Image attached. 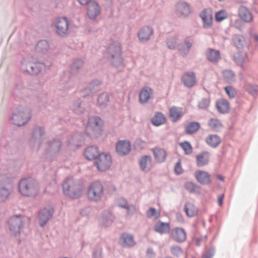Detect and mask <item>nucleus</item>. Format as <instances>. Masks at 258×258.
I'll return each mask as SVG.
<instances>
[{
  "label": "nucleus",
  "instance_id": "5701e85b",
  "mask_svg": "<svg viewBox=\"0 0 258 258\" xmlns=\"http://www.w3.org/2000/svg\"><path fill=\"white\" fill-rule=\"evenodd\" d=\"M181 81L183 85L187 88L192 87L196 83L195 74L192 72H187L181 77Z\"/></svg>",
  "mask_w": 258,
  "mask_h": 258
},
{
  "label": "nucleus",
  "instance_id": "9b49d317",
  "mask_svg": "<svg viewBox=\"0 0 258 258\" xmlns=\"http://www.w3.org/2000/svg\"><path fill=\"white\" fill-rule=\"evenodd\" d=\"M45 68L44 63L37 62H28L26 64L23 63L22 69L32 75H37Z\"/></svg>",
  "mask_w": 258,
  "mask_h": 258
},
{
  "label": "nucleus",
  "instance_id": "2f4dec72",
  "mask_svg": "<svg viewBox=\"0 0 258 258\" xmlns=\"http://www.w3.org/2000/svg\"><path fill=\"white\" fill-rule=\"evenodd\" d=\"M218 111L221 114L227 113L230 110L229 103L225 99L218 100L216 103Z\"/></svg>",
  "mask_w": 258,
  "mask_h": 258
},
{
  "label": "nucleus",
  "instance_id": "4d7b16f0",
  "mask_svg": "<svg viewBox=\"0 0 258 258\" xmlns=\"http://www.w3.org/2000/svg\"><path fill=\"white\" fill-rule=\"evenodd\" d=\"M210 100L209 98H203L198 103V107L202 109H206L210 104Z\"/></svg>",
  "mask_w": 258,
  "mask_h": 258
},
{
  "label": "nucleus",
  "instance_id": "20e7f679",
  "mask_svg": "<svg viewBox=\"0 0 258 258\" xmlns=\"http://www.w3.org/2000/svg\"><path fill=\"white\" fill-rule=\"evenodd\" d=\"M121 48L120 44L114 41L110 44L106 48L107 57L115 66L122 63V59L121 56Z\"/></svg>",
  "mask_w": 258,
  "mask_h": 258
},
{
  "label": "nucleus",
  "instance_id": "8fccbe9b",
  "mask_svg": "<svg viewBox=\"0 0 258 258\" xmlns=\"http://www.w3.org/2000/svg\"><path fill=\"white\" fill-rule=\"evenodd\" d=\"M224 80L228 83L233 82L235 80V75L230 70H226L223 72Z\"/></svg>",
  "mask_w": 258,
  "mask_h": 258
},
{
  "label": "nucleus",
  "instance_id": "a878e982",
  "mask_svg": "<svg viewBox=\"0 0 258 258\" xmlns=\"http://www.w3.org/2000/svg\"><path fill=\"white\" fill-rule=\"evenodd\" d=\"M152 158L150 156L145 155L140 158L139 161V164L141 169L147 172L151 169Z\"/></svg>",
  "mask_w": 258,
  "mask_h": 258
},
{
  "label": "nucleus",
  "instance_id": "a19ab883",
  "mask_svg": "<svg viewBox=\"0 0 258 258\" xmlns=\"http://www.w3.org/2000/svg\"><path fill=\"white\" fill-rule=\"evenodd\" d=\"M184 210L187 216L192 217L195 216L198 212L197 208L191 203L187 202L184 206Z\"/></svg>",
  "mask_w": 258,
  "mask_h": 258
},
{
  "label": "nucleus",
  "instance_id": "79ce46f5",
  "mask_svg": "<svg viewBox=\"0 0 258 258\" xmlns=\"http://www.w3.org/2000/svg\"><path fill=\"white\" fill-rule=\"evenodd\" d=\"M208 124L209 127L214 132H219L223 127L221 121L216 118H210Z\"/></svg>",
  "mask_w": 258,
  "mask_h": 258
},
{
  "label": "nucleus",
  "instance_id": "680f3d73",
  "mask_svg": "<svg viewBox=\"0 0 258 258\" xmlns=\"http://www.w3.org/2000/svg\"><path fill=\"white\" fill-rule=\"evenodd\" d=\"M225 91L230 98H233L236 95L235 89L231 86L225 87Z\"/></svg>",
  "mask_w": 258,
  "mask_h": 258
},
{
  "label": "nucleus",
  "instance_id": "4c0bfd02",
  "mask_svg": "<svg viewBox=\"0 0 258 258\" xmlns=\"http://www.w3.org/2000/svg\"><path fill=\"white\" fill-rule=\"evenodd\" d=\"M49 49V45L47 40H41L39 41L35 46V50L38 53H45Z\"/></svg>",
  "mask_w": 258,
  "mask_h": 258
},
{
  "label": "nucleus",
  "instance_id": "e433bc0d",
  "mask_svg": "<svg viewBox=\"0 0 258 258\" xmlns=\"http://www.w3.org/2000/svg\"><path fill=\"white\" fill-rule=\"evenodd\" d=\"M169 114L171 120L173 122L176 121L182 116V108L173 106L170 109Z\"/></svg>",
  "mask_w": 258,
  "mask_h": 258
},
{
  "label": "nucleus",
  "instance_id": "3c124183",
  "mask_svg": "<svg viewBox=\"0 0 258 258\" xmlns=\"http://www.w3.org/2000/svg\"><path fill=\"white\" fill-rule=\"evenodd\" d=\"M109 101V96L107 93H102L98 97V104L101 107H105Z\"/></svg>",
  "mask_w": 258,
  "mask_h": 258
},
{
  "label": "nucleus",
  "instance_id": "49530a36",
  "mask_svg": "<svg viewBox=\"0 0 258 258\" xmlns=\"http://www.w3.org/2000/svg\"><path fill=\"white\" fill-rule=\"evenodd\" d=\"M165 118L164 114L160 112H157L151 119L152 123L156 126H158L165 122Z\"/></svg>",
  "mask_w": 258,
  "mask_h": 258
},
{
  "label": "nucleus",
  "instance_id": "774afa93",
  "mask_svg": "<svg viewBox=\"0 0 258 258\" xmlns=\"http://www.w3.org/2000/svg\"><path fill=\"white\" fill-rule=\"evenodd\" d=\"M146 253L147 256L150 257H153L155 256V252L152 247H148L146 250Z\"/></svg>",
  "mask_w": 258,
  "mask_h": 258
},
{
  "label": "nucleus",
  "instance_id": "c9c22d12",
  "mask_svg": "<svg viewBox=\"0 0 258 258\" xmlns=\"http://www.w3.org/2000/svg\"><path fill=\"white\" fill-rule=\"evenodd\" d=\"M118 205L119 207L127 210V215H130V213L132 215L136 211L135 206L133 205H128L127 201L123 198L118 199Z\"/></svg>",
  "mask_w": 258,
  "mask_h": 258
},
{
  "label": "nucleus",
  "instance_id": "ddd939ff",
  "mask_svg": "<svg viewBox=\"0 0 258 258\" xmlns=\"http://www.w3.org/2000/svg\"><path fill=\"white\" fill-rule=\"evenodd\" d=\"M191 13L190 5L185 1H180L175 6V13L180 18H186Z\"/></svg>",
  "mask_w": 258,
  "mask_h": 258
},
{
  "label": "nucleus",
  "instance_id": "ea45409f",
  "mask_svg": "<svg viewBox=\"0 0 258 258\" xmlns=\"http://www.w3.org/2000/svg\"><path fill=\"white\" fill-rule=\"evenodd\" d=\"M240 17L246 22H250L252 20V17L249 10L245 7L241 6L239 9Z\"/></svg>",
  "mask_w": 258,
  "mask_h": 258
},
{
  "label": "nucleus",
  "instance_id": "6e6d98bb",
  "mask_svg": "<svg viewBox=\"0 0 258 258\" xmlns=\"http://www.w3.org/2000/svg\"><path fill=\"white\" fill-rule=\"evenodd\" d=\"M246 90L249 94L253 97H255L258 91V86L249 84L246 87Z\"/></svg>",
  "mask_w": 258,
  "mask_h": 258
},
{
  "label": "nucleus",
  "instance_id": "bb28decb",
  "mask_svg": "<svg viewBox=\"0 0 258 258\" xmlns=\"http://www.w3.org/2000/svg\"><path fill=\"white\" fill-rule=\"evenodd\" d=\"M100 154L98 147L95 146L88 147L84 152V156L88 160H96Z\"/></svg>",
  "mask_w": 258,
  "mask_h": 258
},
{
  "label": "nucleus",
  "instance_id": "f8f14e48",
  "mask_svg": "<svg viewBox=\"0 0 258 258\" xmlns=\"http://www.w3.org/2000/svg\"><path fill=\"white\" fill-rule=\"evenodd\" d=\"M54 213L52 207L48 206L41 209L38 213L39 225L41 227L45 226L48 221L52 218Z\"/></svg>",
  "mask_w": 258,
  "mask_h": 258
},
{
  "label": "nucleus",
  "instance_id": "f3484780",
  "mask_svg": "<svg viewBox=\"0 0 258 258\" xmlns=\"http://www.w3.org/2000/svg\"><path fill=\"white\" fill-rule=\"evenodd\" d=\"M131 150V144L127 140L119 141L116 144V152L120 156L128 154Z\"/></svg>",
  "mask_w": 258,
  "mask_h": 258
},
{
  "label": "nucleus",
  "instance_id": "7c9ffc66",
  "mask_svg": "<svg viewBox=\"0 0 258 258\" xmlns=\"http://www.w3.org/2000/svg\"><path fill=\"white\" fill-rule=\"evenodd\" d=\"M206 55L207 59L213 63H217L221 58L220 51L213 48H208Z\"/></svg>",
  "mask_w": 258,
  "mask_h": 258
},
{
  "label": "nucleus",
  "instance_id": "1a4fd4ad",
  "mask_svg": "<svg viewBox=\"0 0 258 258\" xmlns=\"http://www.w3.org/2000/svg\"><path fill=\"white\" fill-rule=\"evenodd\" d=\"M8 224L11 234L15 236H18L23 226L22 217L20 215L12 217L9 219Z\"/></svg>",
  "mask_w": 258,
  "mask_h": 258
},
{
  "label": "nucleus",
  "instance_id": "cd10ccee",
  "mask_svg": "<svg viewBox=\"0 0 258 258\" xmlns=\"http://www.w3.org/2000/svg\"><path fill=\"white\" fill-rule=\"evenodd\" d=\"M195 176L198 182L202 184L208 185L211 182L210 175L206 171L198 170L195 173Z\"/></svg>",
  "mask_w": 258,
  "mask_h": 258
},
{
  "label": "nucleus",
  "instance_id": "7ed1b4c3",
  "mask_svg": "<svg viewBox=\"0 0 258 258\" xmlns=\"http://www.w3.org/2000/svg\"><path fill=\"white\" fill-rule=\"evenodd\" d=\"M102 128V120L99 117H90L85 127L86 135L91 138H97L101 135Z\"/></svg>",
  "mask_w": 258,
  "mask_h": 258
},
{
  "label": "nucleus",
  "instance_id": "052dcab7",
  "mask_svg": "<svg viewBox=\"0 0 258 258\" xmlns=\"http://www.w3.org/2000/svg\"><path fill=\"white\" fill-rule=\"evenodd\" d=\"M171 253L176 256H179L182 252L181 248L177 245H173L170 247Z\"/></svg>",
  "mask_w": 258,
  "mask_h": 258
},
{
  "label": "nucleus",
  "instance_id": "a18cd8bd",
  "mask_svg": "<svg viewBox=\"0 0 258 258\" xmlns=\"http://www.w3.org/2000/svg\"><path fill=\"white\" fill-rule=\"evenodd\" d=\"M154 230L160 234L167 233L170 230L169 225L167 223L159 222L155 225Z\"/></svg>",
  "mask_w": 258,
  "mask_h": 258
},
{
  "label": "nucleus",
  "instance_id": "13d9d810",
  "mask_svg": "<svg viewBox=\"0 0 258 258\" xmlns=\"http://www.w3.org/2000/svg\"><path fill=\"white\" fill-rule=\"evenodd\" d=\"M215 253V248L214 246H211L202 254L201 258H212Z\"/></svg>",
  "mask_w": 258,
  "mask_h": 258
},
{
  "label": "nucleus",
  "instance_id": "72a5a7b5",
  "mask_svg": "<svg viewBox=\"0 0 258 258\" xmlns=\"http://www.w3.org/2000/svg\"><path fill=\"white\" fill-rule=\"evenodd\" d=\"M29 90L24 87L22 83H18L16 85L13 91L14 95L20 98L28 96V93Z\"/></svg>",
  "mask_w": 258,
  "mask_h": 258
},
{
  "label": "nucleus",
  "instance_id": "6e6552de",
  "mask_svg": "<svg viewBox=\"0 0 258 258\" xmlns=\"http://www.w3.org/2000/svg\"><path fill=\"white\" fill-rule=\"evenodd\" d=\"M87 195L90 200L98 201L103 195V186L99 181L92 182L88 187Z\"/></svg>",
  "mask_w": 258,
  "mask_h": 258
},
{
  "label": "nucleus",
  "instance_id": "338daca9",
  "mask_svg": "<svg viewBox=\"0 0 258 258\" xmlns=\"http://www.w3.org/2000/svg\"><path fill=\"white\" fill-rule=\"evenodd\" d=\"M243 23L241 20H236L234 22L235 27L240 30L243 28Z\"/></svg>",
  "mask_w": 258,
  "mask_h": 258
},
{
  "label": "nucleus",
  "instance_id": "393cba45",
  "mask_svg": "<svg viewBox=\"0 0 258 258\" xmlns=\"http://www.w3.org/2000/svg\"><path fill=\"white\" fill-rule=\"evenodd\" d=\"M120 242L124 247H131L136 244L133 235L126 233H122L120 237Z\"/></svg>",
  "mask_w": 258,
  "mask_h": 258
},
{
  "label": "nucleus",
  "instance_id": "9d476101",
  "mask_svg": "<svg viewBox=\"0 0 258 258\" xmlns=\"http://www.w3.org/2000/svg\"><path fill=\"white\" fill-rule=\"evenodd\" d=\"M111 164V158L109 154L102 153L94 162L98 170L104 171L108 169Z\"/></svg>",
  "mask_w": 258,
  "mask_h": 258
},
{
  "label": "nucleus",
  "instance_id": "864d4df0",
  "mask_svg": "<svg viewBox=\"0 0 258 258\" xmlns=\"http://www.w3.org/2000/svg\"><path fill=\"white\" fill-rule=\"evenodd\" d=\"M166 44L168 48L170 49H177L178 45L177 38L175 37L168 38L166 40Z\"/></svg>",
  "mask_w": 258,
  "mask_h": 258
},
{
  "label": "nucleus",
  "instance_id": "603ef678",
  "mask_svg": "<svg viewBox=\"0 0 258 258\" xmlns=\"http://www.w3.org/2000/svg\"><path fill=\"white\" fill-rule=\"evenodd\" d=\"M83 65V61L81 59H75L71 66L70 73L75 74Z\"/></svg>",
  "mask_w": 258,
  "mask_h": 258
},
{
  "label": "nucleus",
  "instance_id": "de8ad7c7",
  "mask_svg": "<svg viewBox=\"0 0 258 258\" xmlns=\"http://www.w3.org/2000/svg\"><path fill=\"white\" fill-rule=\"evenodd\" d=\"M200 127L198 122L191 121L185 127V133L187 135H191L196 132Z\"/></svg>",
  "mask_w": 258,
  "mask_h": 258
},
{
  "label": "nucleus",
  "instance_id": "b1692460",
  "mask_svg": "<svg viewBox=\"0 0 258 258\" xmlns=\"http://www.w3.org/2000/svg\"><path fill=\"white\" fill-rule=\"evenodd\" d=\"M154 30L152 27L148 26L143 27L138 34L140 41L145 42L149 40Z\"/></svg>",
  "mask_w": 258,
  "mask_h": 258
},
{
  "label": "nucleus",
  "instance_id": "e2e57ef3",
  "mask_svg": "<svg viewBox=\"0 0 258 258\" xmlns=\"http://www.w3.org/2000/svg\"><path fill=\"white\" fill-rule=\"evenodd\" d=\"M102 257V249L97 248L94 249L92 252V258H101Z\"/></svg>",
  "mask_w": 258,
  "mask_h": 258
},
{
  "label": "nucleus",
  "instance_id": "423d86ee",
  "mask_svg": "<svg viewBox=\"0 0 258 258\" xmlns=\"http://www.w3.org/2000/svg\"><path fill=\"white\" fill-rule=\"evenodd\" d=\"M61 143L60 141L52 139L47 142L45 145H40L38 150H43L44 153L50 156H55L58 155L60 151Z\"/></svg>",
  "mask_w": 258,
  "mask_h": 258
},
{
  "label": "nucleus",
  "instance_id": "6ab92c4d",
  "mask_svg": "<svg viewBox=\"0 0 258 258\" xmlns=\"http://www.w3.org/2000/svg\"><path fill=\"white\" fill-rule=\"evenodd\" d=\"M87 5V16L90 19L94 20L100 14L101 8L98 4L95 1L90 2Z\"/></svg>",
  "mask_w": 258,
  "mask_h": 258
},
{
  "label": "nucleus",
  "instance_id": "f03ea898",
  "mask_svg": "<svg viewBox=\"0 0 258 258\" xmlns=\"http://www.w3.org/2000/svg\"><path fill=\"white\" fill-rule=\"evenodd\" d=\"M18 188L22 196L32 197L38 194L39 187L36 180L31 178H23L19 181Z\"/></svg>",
  "mask_w": 258,
  "mask_h": 258
},
{
  "label": "nucleus",
  "instance_id": "412c9836",
  "mask_svg": "<svg viewBox=\"0 0 258 258\" xmlns=\"http://www.w3.org/2000/svg\"><path fill=\"white\" fill-rule=\"evenodd\" d=\"M84 140L85 138L83 133L76 132L69 140V145L70 147L77 148L81 147L84 144Z\"/></svg>",
  "mask_w": 258,
  "mask_h": 258
},
{
  "label": "nucleus",
  "instance_id": "f257e3e1",
  "mask_svg": "<svg viewBox=\"0 0 258 258\" xmlns=\"http://www.w3.org/2000/svg\"><path fill=\"white\" fill-rule=\"evenodd\" d=\"M62 186L64 195L73 199L80 197L84 189V185L82 181L73 178L66 179Z\"/></svg>",
  "mask_w": 258,
  "mask_h": 258
},
{
  "label": "nucleus",
  "instance_id": "bf43d9fd",
  "mask_svg": "<svg viewBox=\"0 0 258 258\" xmlns=\"http://www.w3.org/2000/svg\"><path fill=\"white\" fill-rule=\"evenodd\" d=\"M227 15L225 10H220L215 14V19L217 22H221L227 18Z\"/></svg>",
  "mask_w": 258,
  "mask_h": 258
},
{
  "label": "nucleus",
  "instance_id": "c85d7f7f",
  "mask_svg": "<svg viewBox=\"0 0 258 258\" xmlns=\"http://www.w3.org/2000/svg\"><path fill=\"white\" fill-rule=\"evenodd\" d=\"M172 237L176 242L182 243L186 239V233L183 228L176 227L172 232Z\"/></svg>",
  "mask_w": 258,
  "mask_h": 258
},
{
  "label": "nucleus",
  "instance_id": "0eeeda50",
  "mask_svg": "<svg viewBox=\"0 0 258 258\" xmlns=\"http://www.w3.org/2000/svg\"><path fill=\"white\" fill-rule=\"evenodd\" d=\"M54 27L56 33L61 37H67L71 33L69 21L66 17L57 18L55 21Z\"/></svg>",
  "mask_w": 258,
  "mask_h": 258
},
{
  "label": "nucleus",
  "instance_id": "2eb2a0df",
  "mask_svg": "<svg viewBox=\"0 0 258 258\" xmlns=\"http://www.w3.org/2000/svg\"><path fill=\"white\" fill-rule=\"evenodd\" d=\"M101 82L97 79L92 80L83 90L84 97L86 96H93L101 89Z\"/></svg>",
  "mask_w": 258,
  "mask_h": 258
},
{
  "label": "nucleus",
  "instance_id": "aec40b11",
  "mask_svg": "<svg viewBox=\"0 0 258 258\" xmlns=\"http://www.w3.org/2000/svg\"><path fill=\"white\" fill-rule=\"evenodd\" d=\"M114 220V216L109 210H104L102 212L98 220L99 224L104 227H108L111 225Z\"/></svg>",
  "mask_w": 258,
  "mask_h": 258
},
{
  "label": "nucleus",
  "instance_id": "0e129e2a",
  "mask_svg": "<svg viewBox=\"0 0 258 258\" xmlns=\"http://www.w3.org/2000/svg\"><path fill=\"white\" fill-rule=\"evenodd\" d=\"M174 171L175 173L177 175H179L182 173L183 169H182L180 161H179L176 163L174 166Z\"/></svg>",
  "mask_w": 258,
  "mask_h": 258
},
{
  "label": "nucleus",
  "instance_id": "dca6fc26",
  "mask_svg": "<svg viewBox=\"0 0 258 258\" xmlns=\"http://www.w3.org/2000/svg\"><path fill=\"white\" fill-rule=\"evenodd\" d=\"M153 90L149 86L144 87L139 94V102L142 104L147 103L149 100L153 99Z\"/></svg>",
  "mask_w": 258,
  "mask_h": 258
},
{
  "label": "nucleus",
  "instance_id": "5fc2aeb1",
  "mask_svg": "<svg viewBox=\"0 0 258 258\" xmlns=\"http://www.w3.org/2000/svg\"><path fill=\"white\" fill-rule=\"evenodd\" d=\"M179 145L183 150L185 154L188 155L192 153V147L188 142L184 141L180 143Z\"/></svg>",
  "mask_w": 258,
  "mask_h": 258
},
{
  "label": "nucleus",
  "instance_id": "69168bd1",
  "mask_svg": "<svg viewBox=\"0 0 258 258\" xmlns=\"http://www.w3.org/2000/svg\"><path fill=\"white\" fill-rule=\"evenodd\" d=\"M156 214V209L154 208H150L147 212V216L149 218H151L153 216H155Z\"/></svg>",
  "mask_w": 258,
  "mask_h": 258
},
{
  "label": "nucleus",
  "instance_id": "f704fd0d",
  "mask_svg": "<svg viewBox=\"0 0 258 258\" xmlns=\"http://www.w3.org/2000/svg\"><path fill=\"white\" fill-rule=\"evenodd\" d=\"M206 143L213 148H217L221 143V139L217 135H209L206 138Z\"/></svg>",
  "mask_w": 258,
  "mask_h": 258
},
{
  "label": "nucleus",
  "instance_id": "09e8293b",
  "mask_svg": "<svg viewBox=\"0 0 258 258\" xmlns=\"http://www.w3.org/2000/svg\"><path fill=\"white\" fill-rule=\"evenodd\" d=\"M232 41L234 45L237 48H242L244 46L245 39L240 34H234L232 36Z\"/></svg>",
  "mask_w": 258,
  "mask_h": 258
},
{
  "label": "nucleus",
  "instance_id": "4be33fe9",
  "mask_svg": "<svg viewBox=\"0 0 258 258\" xmlns=\"http://www.w3.org/2000/svg\"><path fill=\"white\" fill-rule=\"evenodd\" d=\"M44 133L45 131L44 127L41 126L35 127L32 132L30 142L34 144L37 143L39 147L40 145L42 144L41 143V140Z\"/></svg>",
  "mask_w": 258,
  "mask_h": 258
},
{
  "label": "nucleus",
  "instance_id": "39448f33",
  "mask_svg": "<svg viewBox=\"0 0 258 258\" xmlns=\"http://www.w3.org/2000/svg\"><path fill=\"white\" fill-rule=\"evenodd\" d=\"M30 118L31 114L29 109L19 106L14 109L11 120L14 124L20 126L27 123Z\"/></svg>",
  "mask_w": 258,
  "mask_h": 258
},
{
  "label": "nucleus",
  "instance_id": "473e14b6",
  "mask_svg": "<svg viewBox=\"0 0 258 258\" xmlns=\"http://www.w3.org/2000/svg\"><path fill=\"white\" fill-rule=\"evenodd\" d=\"M209 153L207 151L203 152L196 156L197 166L201 167L208 164Z\"/></svg>",
  "mask_w": 258,
  "mask_h": 258
},
{
  "label": "nucleus",
  "instance_id": "58836bf2",
  "mask_svg": "<svg viewBox=\"0 0 258 258\" xmlns=\"http://www.w3.org/2000/svg\"><path fill=\"white\" fill-rule=\"evenodd\" d=\"M12 189L5 184H0V203L5 202L9 197Z\"/></svg>",
  "mask_w": 258,
  "mask_h": 258
},
{
  "label": "nucleus",
  "instance_id": "c756f323",
  "mask_svg": "<svg viewBox=\"0 0 258 258\" xmlns=\"http://www.w3.org/2000/svg\"><path fill=\"white\" fill-rule=\"evenodd\" d=\"M155 161L159 163L164 162L167 157L166 151L162 148H155L152 149Z\"/></svg>",
  "mask_w": 258,
  "mask_h": 258
},
{
  "label": "nucleus",
  "instance_id": "37998d69",
  "mask_svg": "<svg viewBox=\"0 0 258 258\" xmlns=\"http://www.w3.org/2000/svg\"><path fill=\"white\" fill-rule=\"evenodd\" d=\"M71 109L74 113L79 115L84 111L85 108L82 104L81 100L80 99H77L73 102L71 106Z\"/></svg>",
  "mask_w": 258,
  "mask_h": 258
},
{
  "label": "nucleus",
  "instance_id": "4468645a",
  "mask_svg": "<svg viewBox=\"0 0 258 258\" xmlns=\"http://www.w3.org/2000/svg\"><path fill=\"white\" fill-rule=\"evenodd\" d=\"M212 10L211 8H205L200 13V16L203 22V27L211 28L213 24Z\"/></svg>",
  "mask_w": 258,
  "mask_h": 258
},
{
  "label": "nucleus",
  "instance_id": "c03bdc74",
  "mask_svg": "<svg viewBox=\"0 0 258 258\" xmlns=\"http://www.w3.org/2000/svg\"><path fill=\"white\" fill-rule=\"evenodd\" d=\"M234 60L235 63L241 67L247 60V55L245 53L238 52L234 54Z\"/></svg>",
  "mask_w": 258,
  "mask_h": 258
},
{
  "label": "nucleus",
  "instance_id": "a211bd4d",
  "mask_svg": "<svg viewBox=\"0 0 258 258\" xmlns=\"http://www.w3.org/2000/svg\"><path fill=\"white\" fill-rule=\"evenodd\" d=\"M193 43L192 38L186 37L184 39L183 43L178 44L177 49L183 56H186L189 54Z\"/></svg>",
  "mask_w": 258,
  "mask_h": 258
}]
</instances>
